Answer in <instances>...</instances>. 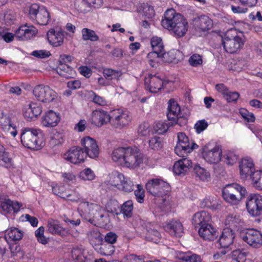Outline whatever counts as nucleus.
Returning <instances> with one entry per match:
<instances>
[{"mask_svg":"<svg viewBox=\"0 0 262 262\" xmlns=\"http://www.w3.org/2000/svg\"><path fill=\"white\" fill-rule=\"evenodd\" d=\"M112 159L118 164H148L149 158L137 146H128L115 148Z\"/></svg>","mask_w":262,"mask_h":262,"instance_id":"nucleus-1","label":"nucleus"},{"mask_svg":"<svg viewBox=\"0 0 262 262\" xmlns=\"http://www.w3.org/2000/svg\"><path fill=\"white\" fill-rule=\"evenodd\" d=\"M161 25L164 28L171 30L178 38L185 36L188 29L187 19L173 9H168L165 12Z\"/></svg>","mask_w":262,"mask_h":262,"instance_id":"nucleus-2","label":"nucleus"},{"mask_svg":"<svg viewBox=\"0 0 262 262\" xmlns=\"http://www.w3.org/2000/svg\"><path fill=\"white\" fill-rule=\"evenodd\" d=\"M78 210L82 217L91 223L103 222L105 211L96 204L83 201L79 204Z\"/></svg>","mask_w":262,"mask_h":262,"instance_id":"nucleus-3","label":"nucleus"},{"mask_svg":"<svg viewBox=\"0 0 262 262\" xmlns=\"http://www.w3.org/2000/svg\"><path fill=\"white\" fill-rule=\"evenodd\" d=\"M23 145L32 150L40 149L44 145L41 129L27 127L22 130L20 137Z\"/></svg>","mask_w":262,"mask_h":262,"instance_id":"nucleus-4","label":"nucleus"},{"mask_svg":"<svg viewBox=\"0 0 262 262\" xmlns=\"http://www.w3.org/2000/svg\"><path fill=\"white\" fill-rule=\"evenodd\" d=\"M222 44L225 51L230 54L237 53L244 45V41L234 28L228 29L222 37Z\"/></svg>","mask_w":262,"mask_h":262,"instance_id":"nucleus-5","label":"nucleus"},{"mask_svg":"<svg viewBox=\"0 0 262 262\" xmlns=\"http://www.w3.org/2000/svg\"><path fill=\"white\" fill-rule=\"evenodd\" d=\"M177 137L178 142L174 148V152L183 158L175 161L174 164H184L183 161L186 160L188 154L194 149L198 148L199 146L192 140H189L184 133H179Z\"/></svg>","mask_w":262,"mask_h":262,"instance_id":"nucleus-6","label":"nucleus"},{"mask_svg":"<svg viewBox=\"0 0 262 262\" xmlns=\"http://www.w3.org/2000/svg\"><path fill=\"white\" fill-rule=\"evenodd\" d=\"M147 191L156 198H163L168 194L171 190L170 185L160 179H152L146 183Z\"/></svg>","mask_w":262,"mask_h":262,"instance_id":"nucleus-7","label":"nucleus"},{"mask_svg":"<svg viewBox=\"0 0 262 262\" xmlns=\"http://www.w3.org/2000/svg\"><path fill=\"white\" fill-rule=\"evenodd\" d=\"M132 119V116L127 110L119 108L111 112V124L114 128L122 129L128 126Z\"/></svg>","mask_w":262,"mask_h":262,"instance_id":"nucleus-8","label":"nucleus"},{"mask_svg":"<svg viewBox=\"0 0 262 262\" xmlns=\"http://www.w3.org/2000/svg\"><path fill=\"white\" fill-rule=\"evenodd\" d=\"M33 94L36 100L42 103L53 102L57 97L56 92L48 85L39 84L35 86Z\"/></svg>","mask_w":262,"mask_h":262,"instance_id":"nucleus-9","label":"nucleus"},{"mask_svg":"<svg viewBox=\"0 0 262 262\" xmlns=\"http://www.w3.org/2000/svg\"><path fill=\"white\" fill-rule=\"evenodd\" d=\"M246 208L252 216H258L262 214V196L250 194L246 201Z\"/></svg>","mask_w":262,"mask_h":262,"instance_id":"nucleus-10","label":"nucleus"},{"mask_svg":"<svg viewBox=\"0 0 262 262\" xmlns=\"http://www.w3.org/2000/svg\"><path fill=\"white\" fill-rule=\"evenodd\" d=\"M241 238L249 246L258 248L262 245V234L257 230L251 229L241 234Z\"/></svg>","mask_w":262,"mask_h":262,"instance_id":"nucleus-11","label":"nucleus"},{"mask_svg":"<svg viewBox=\"0 0 262 262\" xmlns=\"http://www.w3.org/2000/svg\"><path fill=\"white\" fill-rule=\"evenodd\" d=\"M192 25L194 30L200 33H205L213 27V20L207 15L202 14L194 18Z\"/></svg>","mask_w":262,"mask_h":262,"instance_id":"nucleus-12","label":"nucleus"},{"mask_svg":"<svg viewBox=\"0 0 262 262\" xmlns=\"http://www.w3.org/2000/svg\"><path fill=\"white\" fill-rule=\"evenodd\" d=\"M81 144L83 147L86 156L92 159H95L98 157L99 149L95 140L86 136L81 140Z\"/></svg>","mask_w":262,"mask_h":262,"instance_id":"nucleus-13","label":"nucleus"},{"mask_svg":"<svg viewBox=\"0 0 262 262\" xmlns=\"http://www.w3.org/2000/svg\"><path fill=\"white\" fill-rule=\"evenodd\" d=\"M167 83L163 81L159 77L152 74H149L144 79V84L147 90L152 93H157Z\"/></svg>","mask_w":262,"mask_h":262,"instance_id":"nucleus-14","label":"nucleus"},{"mask_svg":"<svg viewBox=\"0 0 262 262\" xmlns=\"http://www.w3.org/2000/svg\"><path fill=\"white\" fill-rule=\"evenodd\" d=\"M49 44L53 47H59L64 43L65 32L61 29H50L47 33Z\"/></svg>","mask_w":262,"mask_h":262,"instance_id":"nucleus-15","label":"nucleus"},{"mask_svg":"<svg viewBox=\"0 0 262 262\" xmlns=\"http://www.w3.org/2000/svg\"><path fill=\"white\" fill-rule=\"evenodd\" d=\"M37 29L32 25L27 24L21 25L15 31V37L18 40H28L35 36Z\"/></svg>","mask_w":262,"mask_h":262,"instance_id":"nucleus-16","label":"nucleus"},{"mask_svg":"<svg viewBox=\"0 0 262 262\" xmlns=\"http://www.w3.org/2000/svg\"><path fill=\"white\" fill-rule=\"evenodd\" d=\"M86 157V154L79 147L71 148L63 155V158L72 164L83 162Z\"/></svg>","mask_w":262,"mask_h":262,"instance_id":"nucleus-17","label":"nucleus"},{"mask_svg":"<svg viewBox=\"0 0 262 262\" xmlns=\"http://www.w3.org/2000/svg\"><path fill=\"white\" fill-rule=\"evenodd\" d=\"M92 123L98 127H101L111 121V114L103 109L94 110L92 115Z\"/></svg>","mask_w":262,"mask_h":262,"instance_id":"nucleus-18","label":"nucleus"},{"mask_svg":"<svg viewBox=\"0 0 262 262\" xmlns=\"http://www.w3.org/2000/svg\"><path fill=\"white\" fill-rule=\"evenodd\" d=\"M202 155L205 160L209 164H218L222 156L221 146L216 145L211 150H204Z\"/></svg>","mask_w":262,"mask_h":262,"instance_id":"nucleus-19","label":"nucleus"},{"mask_svg":"<svg viewBox=\"0 0 262 262\" xmlns=\"http://www.w3.org/2000/svg\"><path fill=\"white\" fill-rule=\"evenodd\" d=\"M60 120L59 113L52 110L48 111L41 118V124L45 127H53L57 125Z\"/></svg>","mask_w":262,"mask_h":262,"instance_id":"nucleus-20","label":"nucleus"},{"mask_svg":"<svg viewBox=\"0 0 262 262\" xmlns=\"http://www.w3.org/2000/svg\"><path fill=\"white\" fill-rule=\"evenodd\" d=\"M211 217L206 211H202L195 213L192 218V224L195 228H200L202 226L211 223Z\"/></svg>","mask_w":262,"mask_h":262,"instance_id":"nucleus-21","label":"nucleus"},{"mask_svg":"<svg viewBox=\"0 0 262 262\" xmlns=\"http://www.w3.org/2000/svg\"><path fill=\"white\" fill-rule=\"evenodd\" d=\"M198 233L203 239L212 241L218 236L217 230L211 225V223L199 229Z\"/></svg>","mask_w":262,"mask_h":262,"instance_id":"nucleus-22","label":"nucleus"},{"mask_svg":"<svg viewBox=\"0 0 262 262\" xmlns=\"http://www.w3.org/2000/svg\"><path fill=\"white\" fill-rule=\"evenodd\" d=\"M235 233L230 228L224 229L218 240L220 247L223 248H228L233 243Z\"/></svg>","mask_w":262,"mask_h":262,"instance_id":"nucleus-23","label":"nucleus"},{"mask_svg":"<svg viewBox=\"0 0 262 262\" xmlns=\"http://www.w3.org/2000/svg\"><path fill=\"white\" fill-rule=\"evenodd\" d=\"M183 59V54L179 50L172 49L162 54V60L167 63H178Z\"/></svg>","mask_w":262,"mask_h":262,"instance_id":"nucleus-24","label":"nucleus"},{"mask_svg":"<svg viewBox=\"0 0 262 262\" xmlns=\"http://www.w3.org/2000/svg\"><path fill=\"white\" fill-rule=\"evenodd\" d=\"M181 114V107L176 101L171 99L168 101L167 117L170 122L176 119Z\"/></svg>","mask_w":262,"mask_h":262,"instance_id":"nucleus-25","label":"nucleus"},{"mask_svg":"<svg viewBox=\"0 0 262 262\" xmlns=\"http://www.w3.org/2000/svg\"><path fill=\"white\" fill-rule=\"evenodd\" d=\"M0 207L4 211L10 212L12 210L17 212L20 206L18 202H14L5 196H0Z\"/></svg>","mask_w":262,"mask_h":262,"instance_id":"nucleus-26","label":"nucleus"},{"mask_svg":"<svg viewBox=\"0 0 262 262\" xmlns=\"http://www.w3.org/2000/svg\"><path fill=\"white\" fill-rule=\"evenodd\" d=\"M165 229L170 234L181 236L183 232V227L178 220H172L165 226Z\"/></svg>","mask_w":262,"mask_h":262,"instance_id":"nucleus-27","label":"nucleus"},{"mask_svg":"<svg viewBox=\"0 0 262 262\" xmlns=\"http://www.w3.org/2000/svg\"><path fill=\"white\" fill-rule=\"evenodd\" d=\"M223 191L234 194L239 196L245 198L247 194L246 188L237 183H232L227 185L223 189Z\"/></svg>","mask_w":262,"mask_h":262,"instance_id":"nucleus-28","label":"nucleus"},{"mask_svg":"<svg viewBox=\"0 0 262 262\" xmlns=\"http://www.w3.org/2000/svg\"><path fill=\"white\" fill-rule=\"evenodd\" d=\"M56 70L60 76L67 79L73 78L76 75L75 70L67 64H58Z\"/></svg>","mask_w":262,"mask_h":262,"instance_id":"nucleus-29","label":"nucleus"},{"mask_svg":"<svg viewBox=\"0 0 262 262\" xmlns=\"http://www.w3.org/2000/svg\"><path fill=\"white\" fill-rule=\"evenodd\" d=\"M48 228L49 232L53 234L64 236L67 233L66 229L60 225L57 221L52 219L48 220Z\"/></svg>","mask_w":262,"mask_h":262,"instance_id":"nucleus-30","label":"nucleus"},{"mask_svg":"<svg viewBox=\"0 0 262 262\" xmlns=\"http://www.w3.org/2000/svg\"><path fill=\"white\" fill-rule=\"evenodd\" d=\"M23 236V232L16 228H10L6 230L5 239L9 242L19 241Z\"/></svg>","mask_w":262,"mask_h":262,"instance_id":"nucleus-31","label":"nucleus"},{"mask_svg":"<svg viewBox=\"0 0 262 262\" xmlns=\"http://www.w3.org/2000/svg\"><path fill=\"white\" fill-rule=\"evenodd\" d=\"M239 173L241 179L245 180L249 177L252 179L255 170L254 165H239Z\"/></svg>","mask_w":262,"mask_h":262,"instance_id":"nucleus-32","label":"nucleus"},{"mask_svg":"<svg viewBox=\"0 0 262 262\" xmlns=\"http://www.w3.org/2000/svg\"><path fill=\"white\" fill-rule=\"evenodd\" d=\"M193 172L195 177L198 178L202 181L209 182L210 180L211 176L209 172L201 167L200 165H195Z\"/></svg>","mask_w":262,"mask_h":262,"instance_id":"nucleus-33","label":"nucleus"},{"mask_svg":"<svg viewBox=\"0 0 262 262\" xmlns=\"http://www.w3.org/2000/svg\"><path fill=\"white\" fill-rule=\"evenodd\" d=\"M50 20L49 13L43 7L40 9L39 13L35 21L40 25H47Z\"/></svg>","mask_w":262,"mask_h":262,"instance_id":"nucleus-34","label":"nucleus"},{"mask_svg":"<svg viewBox=\"0 0 262 262\" xmlns=\"http://www.w3.org/2000/svg\"><path fill=\"white\" fill-rule=\"evenodd\" d=\"M103 75L105 79L107 80H118L122 75V72L121 70L106 68L103 69Z\"/></svg>","mask_w":262,"mask_h":262,"instance_id":"nucleus-35","label":"nucleus"},{"mask_svg":"<svg viewBox=\"0 0 262 262\" xmlns=\"http://www.w3.org/2000/svg\"><path fill=\"white\" fill-rule=\"evenodd\" d=\"M150 44L152 51H156L161 54L165 51L162 40L161 38L157 36L152 37L150 40Z\"/></svg>","mask_w":262,"mask_h":262,"instance_id":"nucleus-36","label":"nucleus"},{"mask_svg":"<svg viewBox=\"0 0 262 262\" xmlns=\"http://www.w3.org/2000/svg\"><path fill=\"white\" fill-rule=\"evenodd\" d=\"M146 230L147 233L145 237L147 240L155 243L159 242L161 238V234L157 229L146 226Z\"/></svg>","mask_w":262,"mask_h":262,"instance_id":"nucleus-37","label":"nucleus"},{"mask_svg":"<svg viewBox=\"0 0 262 262\" xmlns=\"http://www.w3.org/2000/svg\"><path fill=\"white\" fill-rule=\"evenodd\" d=\"M222 196L226 202L233 205L239 204L242 199L244 198L224 191H222Z\"/></svg>","mask_w":262,"mask_h":262,"instance_id":"nucleus-38","label":"nucleus"},{"mask_svg":"<svg viewBox=\"0 0 262 262\" xmlns=\"http://www.w3.org/2000/svg\"><path fill=\"white\" fill-rule=\"evenodd\" d=\"M82 37L83 40L96 41L98 40L99 36L94 30L88 28H83L81 30Z\"/></svg>","mask_w":262,"mask_h":262,"instance_id":"nucleus-39","label":"nucleus"},{"mask_svg":"<svg viewBox=\"0 0 262 262\" xmlns=\"http://www.w3.org/2000/svg\"><path fill=\"white\" fill-rule=\"evenodd\" d=\"M72 257L75 262H85L86 257L84 251L79 248H74L71 251Z\"/></svg>","mask_w":262,"mask_h":262,"instance_id":"nucleus-40","label":"nucleus"},{"mask_svg":"<svg viewBox=\"0 0 262 262\" xmlns=\"http://www.w3.org/2000/svg\"><path fill=\"white\" fill-rule=\"evenodd\" d=\"M134 186L133 182L129 179L124 177L118 189L125 192L129 193L134 190Z\"/></svg>","mask_w":262,"mask_h":262,"instance_id":"nucleus-41","label":"nucleus"},{"mask_svg":"<svg viewBox=\"0 0 262 262\" xmlns=\"http://www.w3.org/2000/svg\"><path fill=\"white\" fill-rule=\"evenodd\" d=\"M133 202L131 200L125 202L121 206V211L127 217H130L133 214Z\"/></svg>","mask_w":262,"mask_h":262,"instance_id":"nucleus-42","label":"nucleus"},{"mask_svg":"<svg viewBox=\"0 0 262 262\" xmlns=\"http://www.w3.org/2000/svg\"><path fill=\"white\" fill-rule=\"evenodd\" d=\"M124 178V176L117 172L112 173L110 177V184L118 189L120 184Z\"/></svg>","mask_w":262,"mask_h":262,"instance_id":"nucleus-43","label":"nucleus"},{"mask_svg":"<svg viewBox=\"0 0 262 262\" xmlns=\"http://www.w3.org/2000/svg\"><path fill=\"white\" fill-rule=\"evenodd\" d=\"M163 141L161 138L155 136L151 138L148 141V145L150 148L154 150H158L162 148Z\"/></svg>","mask_w":262,"mask_h":262,"instance_id":"nucleus-44","label":"nucleus"},{"mask_svg":"<svg viewBox=\"0 0 262 262\" xmlns=\"http://www.w3.org/2000/svg\"><path fill=\"white\" fill-rule=\"evenodd\" d=\"M170 126V122H162L159 121L157 122L154 127L155 132L158 134H163L165 133Z\"/></svg>","mask_w":262,"mask_h":262,"instance_id":"nucleus-45","label":"nucleus"},{"mask_svg":"<svg viewBox=\"0 0 262 262\" xmlns=\"http://www.w3.org/2000/svg\"><path fill=\"white\" fill-rule=\"evenodd\" d=\"M253 186L258 189L262 190V171L257 170L252 179Z\"/></svg>","mask_w":262,"mask_h":262,"instance_id":"nucleus-46","label":"nucleus"},{"mask_svg":"<svg viewBox=\"0 0 262 262\" xmlns=\"http://www.w3.org/2000/svg\"><path fill=\"white\" fill-rule=\"evenodd\" d=\"M190 165H173L172 171L178 176H184L190 169Z\"/></svg>","mask_w":262,"mask_h":262,"instance_id":"nucleus-47","label":"nucleus"},{"mask_svg":"<svg viewBox=\"0 0 262 262\" xmlns=\"http://www.w3.org/2000/svg\"><path fill=\"white\" fill-rule=\"evenodd\" d=\"M91 94L90 95L91 101L94 103L100 106H105L107 105V101L104 98L97 95L93 91L91 92Z\"/></svg>","mask_w":262,"mask_h":262,"instance_id":"nucleus-48","label":"nucleus"},{"mask_svg":"<svg viewBox=\"0 0 262 262\" xmlns=\"http://www.w3.org/2000/svg\"><path fill=\"white\" fill-rule=\"evenodd\" d=\"M203 207H208L211 209H216L219 203L214 198L207 197L204 199L201 204Z\"/></svg>","mask_w":262,"mask_h":262,"instance_id":"nucleus-49","label":"nucleus"},{"mask_svg":"<svg viewBox=\"0 0 262 262\" xmlns=\"http://www.w3.org/2000/svg\"><path fill=\"white\" fill-rule=\"evenodd\" d=\"M239 113L245 121L248 122H254L255 120V117L254 114L249 112L245 108H241L239 110Z\"/></svg>","mask_w":262,"mask_h":262,"instance_id":"nucleus-50","label":"nucleus"},{"mask_svg":"<svg viewBox=\"0 0 262 262\" xmlns=\"http://www.w3.org/2000/svg\"><path fill=\"white\" fill-rule=\"evenodd\" d=\"M100 253L105 256L111 255L115 251V248L112 245H109L105 243L101 244L100 248Z\"/></svg>","mask_w":262,"mask_h":262,"instance_id":"nucleus-51","label":"nucleus"},{"mask_svg":"<svg viewBox=\"0 0 262 262\" xmlns=\"http://www.w3.org/2000/svg\"><path fill=\"white\" fill-rule=\"evenodd\" d=\"M188 62L191 66L196 67L202 64V57L198 54H193L189 57Z\"/></svg>","mask_w":262,"mask_h":262,"instance_id":"nucleus-52","label":"nucleus"},{"mask_svg":"<svg viewBox=\"0 0 262 262\" xmlns=\"http://www.w3.org/2000/svg\"><path fill=\"white\" fill-rule=\"evenodd\" d=\"M41 8H42V7H40L36 4H33L31 5L29 8V15L30 18L33 21H35L36 18Z\"/></svg>","mask_w":262,"mask_h":262,"instance_id":"nucleus-53","label":"nucleus"},{"mask_svg":"<svg viewBox=\"0 0 262 262\" xmlns=\"http://www.w3.org/2000/svg\"><path fill=\"white\" fill-rule=\"evenodd\" d=\"M79 177L84 180L91 181L95 178V176L94 173L90 168H86L80 173Z\"/></svg>","mask_w":262,"mask_h":262,"instance_id":"nucleus-54","label":"nucleus"},{"mask_svg":"<svg viewBox=\"0 0 262 262\" xmlns=\"http://www.w3.org/2000/svg\"><path fill=\"white\" fill-rule=\"evenodd\" d=\"M137 189L134 192L136 200L138 203H142L144 201V190L140 185H137Z\"/></svg>","mask_w":262,"mask_h":262,"instance_id":"nucleus-55","label":"nucleus"},{"mask_svg":"<svg viewBox=\"0 0 262 262\" xmlns=\"http://www.w3.org/2000/svg\"><path fill=\"white\" fill-rule=\"evenodd\" d=\"M232 256L238 262H244L245 260L246 252L240 249L234 250L232 252Z\"/></svg>","mask_w":262,"mask_h":262,"instance_id":"nucleus-56","label":"nucleus"},{"mask_svg":"<svg viewBox=\"0 0 262 262\" xmlns=\"http://www.w3.org/2000/svg\"><path fill=\"white\" fill-rule=\"evenodd\" d=\"M182 259L186 262H202L200 256L196 254H186L182 257Z\"/></svg>","mask_w":262,"mask_h":262,"instance_id":"nucleus-57","label":"nucleus"},{"mask_svg":"<svg viewBox=\"0 0 262 262\" xmlns=\"http://www.w3.org/2000/svg\"><path fill=\"white\" fill-rule=\"evenodd\" d=\"M187 119L186 117L181 115V114L172 121L170 122V125L174 126L176 124H178L180 126H183L187 123Z\"/></svg>","mask_w":262,"mask_h":262,"instance_id":"nucleus-58","label":"nucleus"},{"mask_svg":"<svg viewBox=\"0 0 262 262\" xmlns=\"http://www.w3.org/2000/svg\"><path fill=\"white\" fill-rule=\"evenodd\" d=\"M239 97V94L236 92H231L229 90L224 97L228 102H236Z\"/></svg>","mask_w":262,"mask_h":262,"instance_id":"nucleus-59","label":"nucleus"},{"mask_svg":"<svg viewBox=\"0 0 262 262\" xmlns=\"http://www.w3.org/2000/svg\"><path fill=\"white\" fill-rule=\"evenodd\" d=\"M31 55L38 58H46L49 57L51 54L49 51L40 50L33 51Z\"/></svg>","mask_w":262,"mask_h":262,"instance_id":"nucleus-60","label":"nucleus"},{"mask_svg":"<svg viewBox=\"0 0 262 262\" xmlns=\"http://www.w3.org/2000/svg\"><path fill=\"white\" fill-rule=\"evenodd\" d=\"M208 126L207 122L204 120H201L194 124V128L198 133H201Z\"/></svg>","mask_w":262,"mask_h":262,"instance_id":"nucleus-61","label":"nucleus"},{"mask_svg":"<svg viewBox=\"0 0 262 262\" xmlns=\"http://www.w3.org/2000/svg\"><path fill=\"white\" fill-rule=\"evenodd\" d=\"M29 105L32 111V114H34L35 117L40 115L42 112V106L40 104L31 102Z\"/></svg>","mask_w":262,"mask_h":262,"instance_id":"nucleus-62","label":"nucleus"},{"mask_svg":"<svg viewBox=\"0 0 262 262\" xmlns=\"http://www.w3.org/2000/svg\"><path fill=\"white\" fill-rule=\"evenodd\" d=\"M117 237L118 236L116 233L113 232H109L104 237V242L106 243V244L112 245V244L116 242Z\"/></svg>","mask_w":262,"mask_h":262,"instance_id":"nucleus-63","label":"nucleus"},{"mask_svg":"<svg viewBox=\"0 0 262 262\" xmlns=\"http://www.w3.org/2000/svg\"><path fill=\"white\" fill-rule=\"evenodd\" d=\"M149 131V124L146 122L141 124L138 127V132L142 136H146Z\"/></svg>","mask_w":262,"mask_h":262,"instance_id":"nucleus-64","label":"nucleus"}]
</instances>
